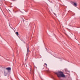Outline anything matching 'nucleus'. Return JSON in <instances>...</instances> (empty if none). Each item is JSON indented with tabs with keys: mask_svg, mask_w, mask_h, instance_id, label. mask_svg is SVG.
<instances>
[{
	"mask_svg": "<svg viewBox=\"0 0 80 80\" xmlns=\"http://www.w3.org/2000/svg\"><path fill=\"white\" fill-rule=\"evenodd\" d=\"M4 75H5V76H6V75H7L4 74Z\"/></svg>",
	"mask_w": 80,
	"mask_h": 80,
	"instance_id": "9d476101",
	"label": "nucleus"
},
{
	"mask_svg": "<svg viewBox=\"0 0 80 80\" xmlns=\"http://www.w3.org/2000/svg\"><path fill=\"white\" fill-rule=\"evenodd\" d=\"M27 55H28V52H29V48H28V47H27Z\"/></svg>",
	"mask_w": 80,
	"mask_h": 80,
	"instance_id": "7ed1b4c3",
	"label": "nucleus"
},
{
	"mask_svg": "<svg viewBox=\"0 0 80 80\" xmlns=\"http://www.w3.org/2000/svg\"><path fill=\"white\" fill-rule=\"evenodd\" d=\"M6 70H8V72H9V71L11 70V68L8 67V68H6Z\"/></svg>",
	"mask_w": 80,
	"mask_h": 80,
	"instance_id": "20e7f679",
	"label": "nucleus"
},
{
	"mask_svg": "<svg viewBox=\"0 0 80 80\" xmlns=\"http://www.w3.org/2000/svg\"><path fill=\"white\" fill-rule=\"evenodd\" d=\"M31 74H32V75H33V74H34V72H32V70H31Z\"/></svg>",
	"mask_w": 80,
	"mask_h": 80,
	"instance_id": "423d86ee",
	"label": "nucleus"
},
{
	"mask_svg": "<svg viewBox=\"0 0 80 80\" xmlns=\"http://www.w3.org/2000/svg\"><path fill=\"white\" fill-rule=\"evenodd\" d=\"M26 47H27H27H28V48H29V46H28V45H26Z\"/></svg>",
	"mask_w": 80,
	"mask_h": 80,
	"instance_id": "6e6552de",
	"label": "nucleus"
},
{
	"mask_svg": "<svg viewBox=\"0 0 80 80\" xmlns=\"http://www.w3.org/2000/svg\"><path fill=\"white\" fill-rule=\"evenodd\" d=\"M44 67H46L47 68V64L46 63H45L43 65Z\"/></svg>",
	"mask_w": 80,
	"mask_h": 80,
	"instance_id": "39448f33",
	"label": "nucleus"
},
{
	"mask_svg": "<svg viewBox=\"0 0 80 80\" xmlns=\"http://www.w3.org/2000/svg\"><path fill=\"white\" fill-rule=\"evenodd\" d=\"M55 74L57 75L58 77H62V78H65L66 76L62 71H59L58 72H55Z\"/></svg>",
	"mask_w": 80,
	"mask_h": 80,
	"instance_id": "f257e3e1",
	"label": "nucleus"
},
{
	"mask_svg": "<svg viewBox=\"0 0 80 80\" xmlns=\"http://www.w3.org/2000/svg\"><path fill=\"white\" fill-rule=\"evenodd\" d=\"M72 5L74 7H77V6L78 5L77 3L74 2H72Z\"/></svg>",
	"mask_w": 80,
	"mask_h": 80,
	"instance_id": "f03ea898",
	"label": "nucleus"
},
{
	"mask_svg": "<svg viewBox=\"0 0 80 80\" xmlns=\"http://www.w3.org/2000/svg\"><path fill=\"white\" fill-rule=\"evenodd\" d=\"M8 10H9V12H10V10L8 9Z\"/></svg>",
	"mask_w": 80,
	"mask_h": 80,
	"instance_id": "1a4fd4ad",
	"label": "nucleus"
},
{
	"mask_svg": "<svg viewBox=\"0 0 80 80\" xmlns=\"http://www.w3.org/2000/svg\"><path fill=\"white\" fill-rule=\"evenodd\" d=\"M16 34H17V35H18V32H16Z\"/></svg>",
	"mask_w": 80,
	"mask_h": 80,
	"instance_id": "0eeeda50",
	"label": "nucleus"
}]
</instances>
